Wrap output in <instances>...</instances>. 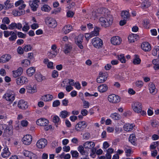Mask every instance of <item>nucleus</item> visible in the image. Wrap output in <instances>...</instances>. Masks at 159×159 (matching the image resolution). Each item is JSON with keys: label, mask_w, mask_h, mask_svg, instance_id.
Wrapping results in <instances>:
<instances>
[{"label": "nucleus", "mask_w": 159, "mask_h": 159, "mask_svg": "<svg viewBox=\"0 0 159 159\" xmlns=\"http://www.w3.org/2000/svg\"><path fill=\"white\" fill-rule=\"evenodd\" d=\"M99 13L101 15L99 18V22L101 26L105 28L109 27L112 24L113 20L110 12L106 8H102L100 9Z\"/></svg>", "instance_id": "nucleus-1"}, {"label": "nucleus", "mask_w": 159, "mask_h": 159, "mask_svg": "<svg viewBox=\"0 0 159 159\" xmlns=\"http://www.w3.org/2000/svg\"><path fill=\"white\" fill-rule=\"evenodd\" d=\"M131 107L133 111L136 113H140L142 116L145 115L146 114V112L142 110L143 106L141 102H134L132 104Z\"/></svg>", "instance_id": "nucleus-2"}, {"label": "nucleus", "mask_w": 159, "mask_h": 159, "mask_svg": "<svg viewBox=\"0 0 159 159\" xmlns=\"http://www.w3.org/2000/svg\"><path fill=\"white\" fill-rule=\"evenodd\" d=\"M92 43L95 48L98 49L102 48L103 45L102 40L98 37L93 38Z\"/></svg>", "instance_id": "nucleus-3"}, {"label": "nucleus", "mask_w": 159, "mask_h": 159, "mask_svg": "<svg viewBox=\"0 0 159 159\" xmlns=\"http://www.w3.org/2000/svg\"><path fill=\"white\" fill-rule=\"evenodd\" d=\"M107 100L111 103L117 104L120 102V98L119 96L112 94L108 96Z\"/></svg>", "instance_id": "nucleus-4"}, {"label": "nucleus", "mask_w": 159, "mask_h": 159, "mask_svg": "<svg viewBox=\"0 0 159 159\" xmlns=\"http://www.w3.org/2000/svg\"><path fill=\"white\" fill-rule=\"evenodd\" d=\"M107 77L108 76L107 73L101 71L99 73V75L96 80V81L98 83H103L107 80Z\"/></svg>", "instance_id": "nucleus-5"}, {"label": "nucleus", "mask_w": 159, "mask_h": 159, "mask_svg": "<svg viewBox=\"0 0 159 159\" xmlns=\"http://www.w3.org/2000/svg\"><path fill=\"white\" fill-rule=\"evenodd\" d=\"M84 147L85 149H90L92 152L94 154L96 152V149L94 148L95 143L92 141H87L83 144Z\"/></svg>", "instance_id": "nucleus-6"}, {"label": "nucleus", "mask_w": 159, "mask_h": 159, "mask_svg": "<svg viewBox=\"0 0 159 159\" xmlns=\"http://www.w3.org/2000/svg\"><path fill=\"white\" fill-rule=\"evenodd\" d=\"M87 126V124L85 121H80L76 125L75 129L78 132L81 131L83 130Z\"/></svg>", "instance_id": "nucleus-7"}, {"label": "nucleus", "mask_w": 159, "mask_h": 159, "mask_svg": "<svg viewBox=\"0 0 159 159\" xmlns=\"http://www.w3.org/2000/svg\"><path fill=\"white\" fill-rule=\"evenodd\" d=\"M15 97L16 95L15 94L9 92L5 93L3 97L6 101L10 102V103H12L14 100Z\"/></svg>", "instance_id": "nucleus-8"}, {"label": "nucleus", "mask_w": 159, "mask_h": 159, "mask_svg": "<svg viewBox=\"0 0 159 159\" xmlns=\"http://www.w3.org/2000/svg\"><path fill=\"white\" fill-rule=\"evenodd\" d=\"M28 81L27 78L24 76L18 77L16 79V83L19 85L25 84L28 82Z\"/></svg>", "instance_id": "nucleus-9"}, {"label": "nucleus", "mask_w": 159, "mask_h": 159, "mask_svg": "<svg viewBox=\"0 0 159 159\" xmlns=\"http://www.w3.org/2000/svg\"><path fill=\"white\" fill-rule=\"evenodd\" d=\"M45 22L47 25L52 28L55 27L57 25L56 21L52 18H48L46 19Z\"/></svg>", "instance_id": "nucleus-10"}, {"label": "nucleus", "mask_w": 159, "mask_h": 159, "mask_svg": "<svg viewBox=\"0 0 159 159\" xmlns=\"http://www.w3.org/2000/svg\"><path fill=\"white\" fill-rule=\"evenodd\" d=\"M32 136L30 134H27L24 136L22 139V141L24 144L29 145L32 142Z\"/></svg>", "instance_id": "nucleus-11"}, {"label": "nucleus", "mask_w": 159, "mask_h": 159, "mask_svg": "<svg viewBox=\"0 0 159 159\" xmlns=\"http://www.w3.org/2000/svg\"><path fill=\"white\" fill-rule=\"evenodd\" d=\"M47 143V140L45 139H41L36 143V146L39 148H44Z\"/></svg>", "instance_id": "nucleus-12"}, {"label": "nucleus", "mask_w": 159, "mask_h": 159, "mask_svg": "<svg viewBox=\"0 0 159 159\" xmlns=\"http://www.w3.org/2000/svg\"><path fill=\"white\" fill-rule=\"evenodd\" d=\"M36 123L39 126H46L48 124L49 121L45 118H41L38 119L36 121Z\"/></svg>", "instance_id": "nucleus-13"}, {"label": "nucleus", "mask_w": 159, "mask_h": 159, "mask_svg": "<svg viewBox=\"0 0 159 159\" xmlns=\"http://www.w3.org/2000/svg\"><path fill=\"white\" fill-rule=\"evenodd\" d=\"M111 44L113 45H118L121 43V40L119 36H114L111 38Z\"/></svg>", "instance_id": "nucleus-14"}, {"label": "nucleus", "mask_w": 159, "mask_h": 159, "mask_svg": "<svg viewBox=\"0 0 159 159\" xmlns=\"http://www.w3.org/2000/svg\"><path fill=\"white\" fill-rule=\"evenodd\" d=\"M23 72V69L22 67H19L15 70L12 71L13 76L14 78H16L20 76Z\"/></svg>", "instance_id": "nucleus-15"}, {"label": "nucleus", "mask_w": 159, "mask_h": 159, "mask_svg": "<svg viewBox=\"0 0 159 159\" xmlns=\"http://www.w3.org/2000/svg\"><path fill=\"white\" fill-rule=\"evenodd\" d=\"M17 105L18 107L21 109H25L28 107L27 102L23 100H20L18 102Z\"/></svg>", "instance_id": "nucleus-16"}, {"label": "nucleus", "mask_w": 159, "mask_h": 159, "mask_svg": "<svg viewBox=\"0 0 159 159\" xmlns=\"http://www.w3.org/2000/svg\"><path fill=\"white\" fill-rule=\"evenodd\" d=\"M26 89L27 93L30 94H33L37 92V89L35 86H32L31 85H28L26 86Z\"/></svg>", "instance_id": "nucleus-17"}, {"label": "nucleus", "mask_w": 159, "mask_h": 159, "mask_svg": "<svg viewBox=\"0 0 159 159\" xmlns=\"http://www.w3.org/2000/svg\"><path fill=\"white\" fill-rule=\"evenodd\" d=\"M22 28V25L21 23H12L8 26V29L13 30L15 29H17L18 30Z\"/></svg>", "instance_id": "nucleus-18"}, {"label": "nucleus", "mask_w": 159, "mask_h": 159, "mask_svg": "<svg viewBox=\"0 0 159 159\" xmlns=\"http://www.w3.org/2000/svg\"><path fill=\"white\" fill-rule=\"evenodd\" d=\"M141 48L145 52H149L151 50V46L147 42H143L141 45Z\"/></svg>", "instance_id": "nucleus-19"}, {"label": "nucleus", "mask_w": 159, "mask_h": 159, "mask_svg": "<svg viewBox=\"0 0 159 159\" xmlns=\"http://www.w3.org/2000/svg\"><path fill=\"white\" fill-rule=\"evenodd\" d=\"M39 1V0H33V1L29 2V4L33 11H34L36 10L38 6V3Z\"/></svg>", "instance_id": "nucleus-20"}, {"label": "nucleus", "mask_w": 159, "mask_h": 159, "mask_svg": "<svg viewBox=\"0 0 159 159\" xmlns=\"http://www.w3.org/2000/svg\"><path fill=\"white\" fill-rule=\"evenodd\" d=\"M11 58V56L10 55L6 54L3 55L0 58V63H4L8 62Z\"/></svg>", "instance_id": "nucleus-21"}, {"label": "nucleus", "mask_w": 159, "mask_h": 159, "mask_svg": "<svg viewBox=\"0 0 159 159\" xmlns=\"http://www.w3.org/2000/svg\"><path fill=\"white\" fill-rule=\"evenodd\" d=\"M149 89L150 93L153 95H155L157 93V89H156L155 84L152 83H150L149 84Z\"/></svg>", "instance_id": "nucleus-22"}, {"label": "nucleus", "mask_w": 159, "mask_h": 159, "mask_svg": "<svg viewBox=\"0 0 159 159\" xmlns=\"http://www.w3.org/2000/svg\"><path fill=\"white\" fill-rule=\"evenodd\" d=\"M134 127V125L133 124L127 123L124 125L123 128L125 131L129 132L132 131Z\"/></svg>", "instance_id": "nucleus-23"}, {"label": "nucleus", "mask_w": 159, "mask_h": 159, "mask_svg": "<svg viewBox=\"0 0 159 159\" xmlns=\"http://www.w3.org/2000/svg\"><path fill=\"white\" fill-rule=\"evenodd\" d=\"M72 26L70 25H65L62 29V32L65 34L70 32L73 30Z\"/></svg>", "instance_id": "nucleus-24"}, {"label": "nucleus", "mask_w": 159, "mask_h": 159, "mask_svg": "<svg viewBox=\"0 0 159 159\" xmlns=\"http://www.w3.org/2000/svg\"><path fill=\"white\" fill-rule=\"evenodd\" d=\"M120 16L123 19L129 20L130 17V15L129 11H123L120 14Z\"/></svg>", "instance_id": "nucleus-25"}, {"label": "nucleus", "mask_w": 159, "mask_h": 159, "mask_svg": "<svg viewBox=\"0 0 159 159\" xmlns=\"http://www.w3.org/2000/svg\"><path fill=\"white\" fill-rule=\"evenodd\" d=\"M15 5L16 7L19 6V10L24 9L26 7V5L24 3L23 0H20L16 2Z\"/></svg>", "instance_id": "nucleus-26"}, {"label": "nucleus", "mask_w": 159, "mask_h": 159, "mask_svg": "<svg viewBox=\"0 0 159 159\" xmlns=\"http://www.w3.org/2000/svg\"><path fill=\"white\" fill-rule=\"evenodd\" d=\"M10 152L9 150L7 147H5L3 149L1 153L2 157L3 158H6L8 157L10 155Z\"/></svg>", "instance_id": "nucleus-27"}, {"label": "nucleus", "mask_w": 159, "mask_h": 159, "mask_svg": "<svg viewBox=\"0 0 159 159\" xmlns=\"http://www.w3.org/2000/svg\"><path fill=\"white\" fill-rule=\"evenodd\" d=\"M108 89L107 85L105 84L100 85L98 88V91L101 93L106 92L107 90Z\"/></svg>", "instance_id": "nucleus-28"}, {"label": "nucleus", "mask_w": 159, "mask_h": 159, "mask_svg": "<svg viewBox=\"0 0 159 159\" xmlns=\"http://www.w3.org/2000/svg\"><path fill=\"white\" fill-rule=\"evenodd\" d=\"M138 36L136 34H131L129 35L128 39L129 43L134 42L137 40Z\"/></svg>", "instance_id": "nucleus-29"}, {"label": "nucleus", "mask_w": 159, "mask_h": 159, "mask_svg": "<svg viewBox=\"0 0 159 159\" xmlns=\"http://www.w3.org/2000/svg\"><path fill=\"white\" fill-rule=\"evenodd\" d=\"M151 5V2L148 0H146L141 3V8L144 9L148 8Z\"/></svg>", "instance_id": "nucleus-30"}, {"label": "nucleus", "mask_w": 159, "mask_h": 159, "mask_svg": "<svg viewBox=\"0 0 159 159\" xmlns=\"http://www.w3.org/2000/svg\"><path fill=\"white\" fill-rule=\"evenodd\" d=\"M35 68L34 67H30L28 68L26 70V73L28 76L31 77L34 74Z\"/></svg>", "instance_id": "nucleus-31"}, {"label": "nucleus", "mask_w": 159, "mask_h": 159, "mask_svg": "<svg viewBox=\"0 0 159 159\" xmlns=\"http://www.w3.org/2000/svg\"><path fill=\"white\" fill-rule=\"evenodd\" d=\"M53 96L52 95L46 94L43 96L41 98L42 100L48 102L51 101L53 99Z\"/></svg>", "instance_id": "nucleus-32"}, {"label": "nucleus", "mask_w": 159, "mask_h": 159, "mask_svg": "<svg viewBox=\"0 0 159 159\" xmlns=\"http://www.w3.org/2000/svg\"><path fill=\"white\" fill-rule=\"evenodd\" d=\"M63 52L66 54L70 53L72 47L69 44H65Z\"/></svg>", "instance_id": "nucleus-33"}, {"label": "nucleus", "mask_w": 159, "mask_h": 159, "mask_svg": "<svg viewBox=\"0 0 159 159\" xmlns=\"http://www.w3.org/2000/svg\"><path fill=\"white\" fill-rule=\"evenodd\" d=\"M44 64H47L48 68L53 69V63L51 61H49V60L48 59H45L43 61Z\"/></svg>", "instance_id": "nucleus-34"}, {"label": "nucleus", "mask_w": 159, "mask_h": 159, "mask_svg": "<svg viewBox=\"0 0 159 159\" xmlns=\"http://www.w3.org/2000/svg\"><path fill=\"white\" fill-rule=\"evenodd\" d=\"M30 61L26 59L22 60L21 62V65L23 67H27L30 66Z\"/></svg>", "instance_id": "nucleus-35"}, {"label": "nucleus", "mask_w": 159, "mask_h": 159, "mask_svg": "<svg viewBox=\"0 0 159 159\" xmlns=\"http://www.w3.org/2000/svg\"><path fill=\"white\" fill-rule=\"evenodd\" d=\"M120 116L118 113L115 112L111 114L110 117L113 119L118 120L120 118Z\"/></svg>", "instance_id": "nucleus-36"}, {"label": "nucleus", "mask_w": 159, "mask_h": 159, "mask_svg": "<svg viewBox=\"0 0 159 159\" xmlns=\"http://www.w3.org/2000/svg\"><path fill=\"white\" fill-rule=\"evenodd\" d=\"M141 60L139 57V56L137 55H135L134 58L133 63L134 65H139V64L141 62Z\"/></svg>", "instance_id": "nucleus-37"}, {"label": "nucleus", "mask_w": 159, "mask_h": 159, "mask_svg": "<svg viewBox=\"0 0 159 159\" xmlns=\"http://www.w3.org/2000/svg\"><path fill=\"white\" fill-rule=\"evenodd\" d=\"M99 30L100 28L98 27H96L94 28V30L91 32L93 37L99 35Z\"/></svg>", "instance_id": "nucleus-38"}, {"label": "nucleus", "mask_w": 159, "mask_h": 159, "mask_svg": "<svg viewBox=\"0 0 159 159\" xmlns=\"http://www.w3.org/2000/svg\"><path fill=\"white\" fill-rule=\"evenodd\" d=\"M152 54L154 56L158 55L159 57V46H155L152 50Z\"/></svg>", "instance_id": "nucleus-39"}, {"label": "nucleus", "mask_w": 159, "mask_h": 159, "mask_svg": "<svg viewBox=\"0 0 159 159\" xmlns=\"http://www.w3.org/2000/svg\"><path fill=\"white\" fill-rule=\"evenodd\" d=\"M13 7V4L10 3L9 0H7L5 2L4 7L5 9H9L12 8Z\"/></svg>", "instance_id": "nucleus-40"}, {"label": "nucleus", "mask_w": 159, "mask_h": 159, "mask_svg": "<svg viewBox=\"0 0 159 159\" xmlns=\"http://www.w3.org/2000/svg\"><path fill=\"white\" fill-rule=\"evenodd\" d=\"M84 38V35L82 34H80L75 38V43L82 42Z\"/></svg>", "instance_id": "nucleus-41"}, {"label": "nucleus", "mask_w": 159, "mask_h": 159, "mask_svg": "<svg viewBox=\"0 0 159 159\" xmlns=\"http://www.w3.org/2000/svg\"><path fill=\"white\" fill-rule=\"evenodd\" d=\"M10 35H11V37L9 38L10 41L15 40L17 38L16 34L13 31H11Z\"/></svg>", "instance_id": "nucleus-42"}, {"label": "nucleus", "mask_w": 159, "mask_h": 159, "mask_svg": "<svg viewBox=\"0 0 159 159\" xmlns=\"http://www.w3.org/2000/svg\"><path fill=\"white\" fill-rule=\"evenodd\" d=\"M41 9L44 12H49L51 10V8L47 5H44L41 7Z\"/></svg>", "instance_id": "nucleus-43"}, {"label": "nucleus", "mask_w": 159, "mask_h": 159, "mask_svg": "<svg viewBox=\"0 0 159 159\" xmlns=\"http://www.w3.org/2000/svg\"><path fill=\"white\" fill-rule=\"evenodd\" d=\"M129 141L133 144H134L135 143V137L134 134H131L129 138Z\"/></svg>", "instance_id": "nucleus-44"}, {"label": "nucleus", "mask_w": 159, "mask_h": 159, "mask_svg": "<svg viewBox=\"0 0 159 159\" xmlns=\"http://www.w3.org/2000/svg\"><path fill=\"white\" fill-rule=\"evenodd\" d=\"M118 59L122 63H125L126 62V60L124 55H120L118 56Z\"/></svg>", "instance_id": "nucleus-45"}, {"label": "nucleus", "mask_w": 159, "mask_h": 159, "mask_svg": "<svg viewBox=\"0 0 159 159\" xmlns=\"http://www.w3.org/2000/svg\"><path fill=\"white\" fill-rule=\"evenodd\" d=\"M35 78L37 81L39 82H41L43 80V77L40 74H37L35 75Z\"/></svg>", "instance_id": "nucleus-46"}, {"label": "nucleus", "mask_w": 159, "mask_h": 159, "mask_svg": "<svg viewBox=\"0 0 159 159\" xmlns=\"http://www.w3.org/2000/svg\"><path fill=\"white\" fill-rule=\"evenodd\" d=\"M12 126H9L7 127L4 130V131L6 133L9 134H11L12 133L11 130Z\"/></svg>", "instance_id": "nucleus-47"}, {"label": "nucleus", "mask_w": 159, "mask_h": 159, "mask_svg": "<svg viewBox=\"0 0 159 159\" xmlns=\"http://www.w3.org/2000/svg\"><path fill=\"white\" fill-rule=\"evenodd\" d=\"M68 112L66 111H62L60 113V116L63 118H65L68 115Z\"/></svg>", "instance_id": "nucleus-48"}, {"label": "nucleus", "mask_w": 159, "mask_h": 159, "mask_svg": "<svg viewBox=\"0 0 159 159\" xmlns=\"http://www.w3.org/2000/svg\"><path fill=\"white\" fill-rule=\"evenodd\" d=\"M78 151L81 153L82 155H84L85 154V152L84 151V148L82 146L80 145L79 146L78 148Z\"/></svg>", "instance_id": "nucleus-49"}, {"label": "nucleus", "mask_w": 159, "mask_h": 159, "mask_svg": "<svg viewBox=\"0 0 159 159\" xmlns=\"http://www.w3.org/2000/svg\"><path fill=\"white\" fill-rule=\"evenodd\" d=\"M149 21L148 20H144L143 21V25L144 27L146 28H148L149 26Z\"/></svg>", "instance_id": "nucleus-50"}, {"label": "nucleus", "mask_w": 159, "mask_h": 159, "mask_svg": "<svg viewBox=\"0 0 159 159\" xmlns=\"http://www.w3.org/2000/svg\"><path fill=\"white\" fill-rule=\"evenodd\" d=\"M31 48L32 47L30 45H25L23 47L24 51L26 52L30 51Z\"/></svg>", "instance_id": "nucleus-51"}, {"label": "nucleus", "mask_w": 159, "mask_h": 159, "mask_svg": "<svg viewBox=\"0 0 159 159\" xmlns=\"http://www.w3.org/2000/svg\"><path fill=\"white\" fill-rule=\"evenodd\" d=\"M2 22L7 24H9L10 23V20L7 17H4L2 20Z\"/></svg>", "instance_id": "nucleus-52"}, {"label": "nucleus", "mask_w": 159, "mask_h": 159, "mask_svg": "<svg viewBox=\"0 0 159 159\" xmlns=\"http://www.w3.org/2000/svg\"><path fill=\"white\" fill-rule=\"evenodd\" d=\"M85 37L86 39V40L88 41L89 39L93 37L91 33H86L85 34Z\"/></svg>", "instance_id": "nucleus-53"}, {"label": "nucleus", "mask_w": 159, "mask_h": 159, "mask_svg": "<svg viewBox=\"0 0 159 159\" xmlns=\"http://www.w3.org/2000/svg\"><path fill=\"white\" fill-rule=\"evenodd\" d=\"M74 15V13L72 11H68L67 12V16L68 17L72 18Z\"/></svg>", "instance_id": "nucleus-54"}, {"label": "nucleus", "mask_w": 159, "mask_h": 159, "mask_svg": "<svg viewBox=\"0 0 159 159\" xmlns=\"http://www.w3.org/2000/svg\"><path fill=\"white\" fill-rule=\"evenodd\" d=\"M143 82L142 81L138 80L136 83V85L139 88L141 87L143 85Z\"/></svg>", "instance_id": "nucleus-55"}, {"label": "nucleus", "mask_w": 159, "mask_h": 159, "mask_svg": "<svg viewBox=\"0 0 159 159\" xmlns=\"http://www.w3.org/2000/svg\"><path fill=\"white\" fill-rule=\"evenodd\" d=\"M83 106L85 108H88L89 106V102L85 100H83Z\"/></svg>", "instance_id": "nucleus-56"}, {"label": "nucleus", "mask_w": 159, "mask_h": 159, "mask_svg": "<svg viewBox=\"0 0 159 159\" xmlns=\"http://www.w3.org/2000/svg\"><path fill=\"white\" fill-rule=\"evenodd\" d=\"M60 104V102L59 100H56L53 102L52 106L54 107H56L59 106Z\"/></svg>", "instance_id": "nucleus-57"}, {"label": "nucleus", "mask_w": 159, "mask_h": 159, "mask_svg": "<svg viewBox=\"0 0 159 159\" xmlns=\"http://www.w3.org/2000/svg\"><path fill=\"white\" fill-rule=\"evenodd\" d=\"M31 152H30L26 150H24L23 151V154L24 155L25 157H29Z\"/></svg>", "instance_id": "nucleus-58"}, {"label": "nucleus", "mask_w": 159, "mask_h": 159, "mask_svg": "<svg viewBox=\"0 0 159 159\" xmlns=\"http://www.w3.org/2000/svg\"><path fill=\"white\" fill-rule=\"evenodd\" d=\"M71 153L72 157H76L79 156V153L76 151H71Z\"/></svg>", "instance_id": "nucleus-59"}, {"label": "nucleus", "mask_w": 159, "mask_h": 159, "mask_svg": "<svg viewBox=\"0 0 159 159\" xmlns=\"http://www.w3.org/2000/svg\"><path fill=\"white\" fill-rule=\"evenodd\" d=\"M24 49L22 47H19L17 49V51L18 53L20 54H23L24 52Z\"/></svg>", "instance_id": "nucleus-60"}, {"label": "nucleus", "mask_w": 159, "mask_h": 159, "mask_svg": "<svg viewBox=\"0 0 159 159\" xmlns=\"http://www.w3.org/2000/svg\"><path fill=\"white\" fill-rule=\"evenodd\" d=\"M30 158V159H37V156L33 153L32 152H31L30 155L29 156V157Z\"/></svg>", "instance_id": "nucleus-61"}, {"label": "nucleus", "mask_w": 159, "mask_h": 159, "mask_svg": "<svg viewBox=\"0 0 159 159\" xmlns=\"http://www.w3.org/2000/svg\"><path fill=\"white\" fill-rule=\"evenodd\" d=\"M28 124V122L26 120H23L21 121V125L23 127H26Z\"/></svg>", "instance_id": "nucleus-62"}, {"label": "nucleus", "mask_w": 159, "mask_h": 159, "mask_svg": "<svg viewBox=\"0 0 159 159\" xmlns=\"http://www.w3.org/2000/svg\"><path fill=\"white\" fill-rule=\"evenodd\" d=\"M88 113V111L85 109H82L81 112V113L83 116H86L87 115Z\"/></svg>", "instance_id": "nucleus-63"}, {"label": "nucleus", "mask_w": 159, "mask_h": 159, "mask_svg": "<svg viewBox=\"0 0 159 159\" xmlns=\"http://www.w3.org/2000/svg\"><path fill=\"white\" fill-rule=\"evenodd\" d=\"M19 13V11L15 10H13L12 12L13 15L15 16H20V14Z\"/></svg>", "instance_id": "nucleus-64"}]
</instances>
